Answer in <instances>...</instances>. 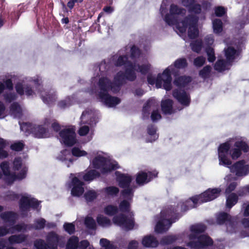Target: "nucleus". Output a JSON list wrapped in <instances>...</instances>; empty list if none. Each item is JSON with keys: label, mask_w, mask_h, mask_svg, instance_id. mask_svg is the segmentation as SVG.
Here are the masks:
<instances>
[{"label": "nucleus", "mask_w": 249, "mask_h": 249, "mask_svg": "<svg viewBox=\"0 0 249 249\" xmlns=\"http://www.w3.org/2000/svg\"><path fill=\"white\" fill-rule=\"evenodd\" d=\"M18 7H19V10L17 11H13L10 14H8V18L9 19H11L12 21H15L16 20H17L20 15V14L22 13L24 10L23 9L22 10V8L23 7V5L21 4H19L18 5Z\"/></svg>", "instance_id": "46"}, {"label": "nucleus", "mask_w": 249, "mask_h": 249, "mask_svg": "<svg viewBox=\"0 0 249 249\" xmlns=\"http://www.w3.org/2000/svg\"><path fill=\"white\" fill-rule=\"evenodd\" d=\"M245 164V161L242 160L236 162L233 165L227 166L230 168L231 173H235L238 177H241L246 176L249 173V166Z\"/></svg>", "instance_id": "12"}, {"label": "nucleus", "mask_w": 249, "mask_h": 249, "mask_svg": "<svg viewBox=\"0 0 249 249\" xmlns=\"http://www.w3.org/2000/svg\"><path fill=\"white\" fill-rule=\"evenodd\" d=\"M188 26H189V24L187 19L185 18L181 22H178L176 28L180 33H184L186 32Z\"/></svg>", "instance_id": "56"}, {"label": "nucleus", "mask_w": 249, "mask_h": 249, "mask_svg": "<svg viewBox=\"0 0 249 249\" xmlns=\"http://www.w3.org/2000/svg\"><path fill=\"white\" fill-rule=\"evenodd\" d=\"M216 222L217 225H222L231 222V215L224 212H219L216 214Z\"/></svg>", "instance_id": "25"}, {"label": "nucleus", "mask_w": 249, "mask_h": 249, "mask_svg": "<svg viewBox=\"0 0 249 249\" xmlns=\"http://www.w3.org/2000/svg\"><path fill=\"white\" fill-rule=\"evenodd\" d=\"M234 148L230 150V155L233 160L238 159L242 154V151L247 152L249 149V146L246 142L242 141H238L234 144Z\"/></svg>", "instance_id": "13"}, {"label": "nucleus", "mask_w": 249, "mask_h": 249, "mask_svg": "<svg viewBox=\"0 0 249 249\" xmlns=\"http://www.w3.org/2000/svg\"><path fill=\"white\" fill-rule=\"evenodd\" d=\"M28 229L31 230L29 225L26 224L24 223L16 224L10 228L11 231H16L18 232L25 231Z\"/></svg>", "instance_id": "53"}, {"label": "nucleus", "mask_w": 249, "mask_h": 249, "mask_svg": "<svg viewBox=\"0 0 249 249\" xmlns=\"http://www.w3.org/2000/svg\"><path fill=\"white\" fill-rule=\"evenodd\" d=\"M238 200V196L234 193L230 194L226 200V206L231 209L235 205Z\"/></svg>", "instance_id": "36"}, {"label": "nucleus", "mask_w": 249, "mask_h": 249, "mask_svg": "<svg viewBox=\"0 0 249 249\" xmlns=\"http://www.w3.org/2000/svg\"><path fill=\"white\" fill-rule=\"evenodd\" d=\"M5 89L9 90L13 89V84L11 79H6L3 83L0 81V94L3 92Z\"/></svg>", "instance_id": "42"}, {"label": "nucleus", "mask_w": 249, "mask_h": 249, "mask_svg": "<svg viewBox=\"0 0 249 249\" xmlns=\"http://www.w3.org/2000/svg\"><path fill=\"white\" fill-rule=\"evenodd\" d=\"M128 60L127 55H120L114 63V65L117 67H121L125 66Z\"/></svg>", "instance_id": "58"}, {"label": "nucleus", "mask_w": 249, "mask_h": 249, "mask_svg": "<svg viewBox=\"0 0 249 249\" xmlns=\"http://www.w3.org/2000/svg\"><path fill=\"white\" fill-rule=\"evenodd\" d=\"M124 76L126 80L133 82L137 78V75L135 71L132 69H125L124 72Z\"/></svg>", "instance_id": "49"}, {"label": "nucleus", "mask_w": 249, "mask_h": 249, "mask_svg": "<svg viewBox=\"0 0 249 249\" xmlns=\"http://www.w3.org/2000/svg\"><path fill=\"white\" fill-rule=\"evenodd\" d=\"M206 53L208 56V60L210 62H213L215 59L214 50L211 46H208L206 48Z\"/></svg>", "instance_id": "61"}, {"label": "nucleus", "mask_w": 249, "mask_h": 249, "mask_svg": "<svg viewBox=\"0 0 249 249\" xmlns=\"http://www.w3.org/2000/svg\"><path fill=\"white\" fill-rule=\"evenodd\" d=\"M142 244L146 248H156L159 243L157 238L153 235L149 234L144 236L142 240Z\"/></svg>", "instance_id": "21"}, {"label": "nucleus", "mask_w": 249, "mask_h": 249, "mask_svg": "<svg viewBox=\"0 0 249 249\" xmlns=\"http://www.w3.org/2000/svg\"><path fill=\"white\" fill-rule=\"evenodd\" d=\"M105 213L109 216H115L119 212L117 206L113 205H108L104 209Z\"/></svg>", "instance_id": "44"}, {"label": "nucleus", "mask_w": 249, "mask_h": 249, "mask_svg": "<svg viewBox=\"0 0 249 249\" xmlns=\"http://www.w3.org/2000/svg\"><path fill=\"white\" fill-rule=\"evenodd\" d=\"M190 201L179 202L176 206H169L161 211L163 216L169 217L168 219L163 218L157 223L155 230L157 233H161L168 230L173 223L176 222L182 216V213H184L193 208L189 206Z\"/></svg>", "instance_id": "1"}, {"label": "nucleus", "mask_w": 249, "mask_h": 249, "mask_svg": "<svg viewBox=\"0 0 249 249\" xmlns=\"http://www.w3.org/2000/svg\"><path fill=\"white\" fill-rule=\"evenodd\" d=\"M34 246L37 249H48L49 245L42 239L36 240L34 242Z\"/></svg>", "instance_id": "64"}, {"label": "nucleus", "mask_w": 249, "mask_h": 249, "mask_svg": "<svg viewBox=\"0 0 249 249\" xmlns=\"http://www.w3.org/2000/svg\"><path fill=\"white\" fill-rule=\"evenodd\" d=\"M15 88L17 93L20 96H22L25 93L27 96H30L35 93L33 87L29 84L23 85L22 83L18 82Z\"/></svg>", "instance_id": "18"}, {"label": "nucleus", "mask_w": 249, "mask_h": 249, "mask_svg": "<svg viewBox=\"0 0 249 249\" xmlns=\"http://www.w3.org/2000/svg\"><path fill=\"white\" fill-rule=\"evenodd\" d=\"M116 181L119 187L121 188H125L130 186L132 180V177L128 174L121 173L118 171L115 172Z\"/></svg>", "instance_id": "17"}, {"label": "nucleus", "mask_w": 249, "mask_h": 249, "mask_svg": "<svg viewBox=\"0 0 249 249\" xmlns=\"http://www.w3.org/2000/svg\"><path fill=\"white\" fill-rule=\"evenodd\" d=\"M188 11L190 13L199 15L202 11L201 5L196 1L188 9Z\"/></svg>", "instance_id": "59"}, {"label": "nucleus", "mask_w": 249, "mask_h": 249, "mask_svg": "<svg viewBox=\"0 0 249 249\" xmlns=\"http://www.w3.org/2000/svg\"><path fill=\"white\" fill-rule=\"evenodd\" d=\"M188 66V63L187 60L185 58H181L177 59L174 63V67L172 65L169 66V67H172L173 68H174L176 70V75L175 74H173L175 76H176L178 74V71L177 69H182L187 67Z\"/></svg>", "instance_id": "32"}, {"label": "nucleus", "mask_w": 249, "mask_h": 249, "mask_svg": "<svg viewBox=\"0 0 249 249\" xmlns=\"http://www.w3.org/2000/svg\"><path fill=\"white\" fill-rule=\"evenodd\" d=\"M192 81V78L189 76H178L175 78L173 83L179 88H184Z\"/></svg>", "instance_id": "26"}, {"label": "nucleus", "mask_w": 249, "mask_h": 249, "mask_svg": "<svg viewBox=\"0 0 249 249\" xmlns=\"http://www.w3.org/2000/svg\"><path fill=\"white\" fill-rule=\"evenodd\" d=\"M173 102L171 99H166L161 101V108L164 114H171L173 113Z\"/></svg>", "instance_id": "31"}, {"label": "nucleus", "mask_w": 249, "mask_h": 249, "mask_svg": "<svg viewBox=\"0 0 249 249\" xmlns=\"http://www.w3.org/2000/svg\"><path fill=\"white\" fill-rule=\"evenodd\" d=\"M221 191L220 188H209L200 194V197H203L204 202L210 201L217 198L219 196Z\"/></svg>", "instance_id": "19"}, {"label": "nucleus", "mask_w": 249, "mask_h": 249, "mask_svg": "<svg viewBox=\"0 0 249 249\" xmlns=\"http://www.w3.org/2000/svg\"><path fill=\"white\" fill-rule=\"evenodd\" d=\"M97 222L99 225L103 227L111 225L110 219L103 215H98L97 217Z\"/></svg>", "instance_id": "55"}, {"label": "nucleus", "mask_w": 249, "mask_h": 249, "mask_svg": "<svg viewBox=\"0 0 249 249\" xmlns=\"http://www.w3.org/2000/svg\"><path fill=\"white\" fill-rule=\"evenodd\" d=\"M46 225V220L43 218L36 219L33 225L29 224L30 229L36 230H41L44 228Z\"/></svg>", "instance_id": "39"}, {"label": "nucleus", "mask_w": 249, "mask_h": 249, "mask_svg": "<svg viewBox=\"0 0 249 249\" xmlns=\"http://www.w3.org/2000/svg\"><path fill=\"white\" fill-rule=\"evenodd\" d=\"M227 62L224 59H219L215 63L214 69L218 72H222L226 70Z\"/></svg>", "instance_id": "48"}, {"label": "nucleus", "mask_w": 249, "mask_h": 249, "mask_svg": "<svg viewBox=\"0 0 249 249\" xmlns=\"http://www.w3.org/2000/svg\"><path fill=\"white\" fill-rule=\"evenodd\" d=\"M84 183L81 181L77 177H73L71 181L72 188L71 194L73 196L79 197L83 195L84 192Z\"/></svg>", "instance_id": "16"}, {"label": "nucleus", "mask_w": 249, "mask_h": 249, "mask_svg": "<svg viewBox=\"0 0 249 249\" xmlns=\"http://www.w3.org/2000/svg\"><path fill=\"white\" fill-rule=\"evenodd\" d=\"M125 79L124 73L122 71L118 72L114 76L113 83L118 92L120 91L121 87L124 83Z\"/></svg>", "instance_id": "27"}, {"label": "nucleus", "mask_w": 249, "mask_h": 249, "mask_svg": "<svg viewBox=\"0 0 249 249\" xmlns=\"http://www.w3.org/2000/svg\"><path fill=\"white\" fill-rule=\"evenodd\" d=\"M41 98L43 102L48 105L53 104L57 98L55 92L52 90L41 93Z\"/></svg>", "instance_id": "24"}, {"label": "nucleus", "mask_w": 249, "mask_h": 249, "mask_svg": "<svg viewBox=\"0 0 249 249\" xmlns=\"http://www.w3.org/2000/svg\"><path fill=\"white\" fill-rule=\"evenodd\" d=\"M40 205V202L35 198L22 196L19 201V210L23 215L26 216L30 209L36 210Z\"/></svg>", "instance_id": "8"}, {"label": "nucleus", "mask_w": 249, "mask_h": 249, "mask_svg": "<svg viewBox=\"0 0 249 249\" xmlns=\"http://www.w3.org/2000/svg\"><path fill=\"white\" fill-rule=\"evenodd\" d=\"M176 71L172 67H168L163 71L162 73H159L156 79L151 74L147 76V80L149 84L153 85L155 84L157 88L159 89L163 87L166 91H170L172 89V78L171 74L176 75Z\"/></svg>", "instance_id": "5"}, {"label": "nucleus", "mask_w": 249, "mask_h": 249, "mask_svg": "<svg viewBox=\"0 0 249 249\" xmlns=\"http://www.w3.org/2000/svg\"><path fill=\"white\" fill-rule=\"evenodd\" d=\"M6 146V141L0 138V159L6 158L8 156V152L4 150Z\"/></svg>", "instance_id": "51"}, {"label": "nucleus", "mask_w": 249, "mask_h": 249, "mask_svg": "<svg viewBox=\"0 0 249 249\" xmlns=\"http://www.w3.org/2000/svg\"><path fill=\"white\" fill-rule=\"evenodd\" d=\"M190 46L193 51L199 53L202 47V42L201 40H196L191 42Z\"/></svg>", "instance_id": "57"}, {"label": "nucleus", "mask_w": 249, "mask_h": 249, "mask_svg": "<svg viewBox=\"0 0 249 249\" xmlns=\"http://www.w3.org/2000/svg\"><path fill=\"white\" fill-rule=\"evenodd\" d=\"M206 230V226L203 224H197L192 225L190 231L192 233L189 235V238L191 241L196 239L198 237L197 234L204 232Z\"/></svg>", "instance_id": "20"}, {"label": "nucleus", "mask_w": 249, "mask_h": 249, "mask_svg": "<svg viewBox=\"0 0 249 249\" xmlns=\"http://www.w3.org/2000/svg\"><path fill=\"white\" fill-rule=\"evenodd\" d=\"M100 177V173L95 169L88 171L83 176V179L85 181H91Z\"/></svg>", "instance_id": "33"}, {"label": "nucleus", "mask_w": 249, "mask_h": 249, "mask_svg": "<svg viewBox=\"0 0 249 249\" xmlns=\"http://www.w3.org/2000/svg\"><path fill=\"white\" fill-rule=\"evenodd\" d=\"M213 32L216 34L221 33L223 30V23L219 18H216L213 21Z\"/></svg>", "instance_id": "40"}, {"label": "nucleus", "mask_w": 249, "mask_h": 249, "mask_svg": "<svg viewBox=\"0 0 249 249\" xmlns=\"http://www.w3.org/2000/svg\"><path fill=\"white\" fill-rule=\"evenodd\" d=\"M124 189V190L121 191L122 196L125 198L124 199L132 201L134 196V191L132 188L129 186Z\"/></svg>", "instance_id": "37"}, {"label": "nucleus", "mask_w": 249, "mask_h": 249, "mask_svg": "<svg viewBox=\"0 0 249 249\" xmlns=\"http://www.w3.org/2000/svg\"><path fill=\"white\" fill-rule=\"evenodd\" d=\"M152 104V102L150 100L147 101V102L144 104L142 109V118L143 119L149 118Z\"/></svg>", "instance_id": "41"}, {"label": "nucleus", "mask_w": 249, "mask_h": 249, "mask_svg": "<svg viewBox=\"0 0 249 249\" xmlns=\"http://www.w3.org/2000/svg\"><path fill=\"white\" fill-rule=\"evenodd\" d=\"M158 173L154 171H149L147 173L144 171L139 172L136 175V182L139 185H143L157 177Z\"/></svg>", "instance_id": "14"}, {"label": "nucleus", "mask_w": 249, "mask_h": 249, "mask_svg": "<svg viewBox=\"0 0 249 249\" xmlns=\"http://www.w3.org/2000/svg\"><path fill=\"white\" fill-rule=\"evenodd\" d=\"M10 114L14 118L20 119L22 116V109L18 102H14L10 107Z\"/></svg>", "instance_id": "28"}, {"label": "nucleus", "mask_w": 249, "mask_h": 249, "mask_svg": "<svg viewBox=\"0 0 249 249\" xmlns=\"http://www.w3.org/2000/svg\"><path fill=\"white\" fill-rule=\"evenodd\" d=\"M142 52L141 50L136 46L133 45L130 49V57L131 59H134L139 58Z\"/></svg>", "instance_id": "62"}, {"label": "nucleus", "mask_w": 249, "mask_h": 249, "mask_svg": "<svg viewBox=\"0 0 249 249\" xmlns=\"http://www.w3.org/2000/svg\"><path fill=\"white\" fill-rule=\"evenodd\" d=\"M59 241V236L54 232L52 231L48 233L47 241L50 249H57Z\"/></svg>", "instance_id": "22"}, {"label": "nucleus", "mask_w": 249, "mask_h": 249, "mask_svg": "<svg viewBox=\"0 0 249 249\" xmlns=\"http://www.w3.org/2000/svg\"><path fill=\"white\" fill-rule=\"evenodd\" d=\"M21 130L27 134H32L36 138H46L48 136V130L43 125H33L30 123L20 124Z\"/></svg>", "instance_id": "6"}, {"label": "nucleus", "mask_w": 249, "mask_h": 249, "mask_svg": "<svg viewBox=\"0 0 249 249\" xmlns=\"http://www.w3.org/2000/svg\"><path fill=\"white\" fill-rule=\"evenodd\" d=\"M105 193L108 196H116L119 193V189L113 186H108L104 189Z\"/></svg>", "instance_id": "47"}, {"label": "nucleus", "mask_w": 249, "mask_h": 249, "mask_svg": "<svg viewBox=\"0 0 249 249\" xmlns=\"http://www.w3.org/2000/svg\"><path fill=\"white\" fill-rule=\"evenodd\" d=\"M19 197L20 195L13 191H9L6 193L4 196V199L8 201H16L19 198Z\"/></svg>", "instance_id": "52"}, {"label": "nucleus", "mask_w": 249, "mask_h": 249, "mask_svg": "<svg viewBox=\"0 0 249 249\" xmlns=\"http://www.w3.org/2000/svg\"><path fill=\"white\" fill-rule=\"evenodd\" d=\"M59 135L61 139V142L67 146H72L77 142L76 133L73 128L63 129L59 132Z\"/></svg>", "instance_id": "10"}, {"label": "nucleus", "mask_w": 249, "mask_h": 249, "mask_svg": "<svg viewBox=\"0 0 249 249\" xmlns=\"http://www.w3.org/2000/svg\"><path fill=\"white\" fill-rule=\"evenodd\" d=\"M78 243V238L77 236H72L68 240L66 249H77Z\"/></svg>", "instance_id": "38"}, {"label": "nucleus", "mask_w": 249, "mask_h": 249, "mask_svg": "<svg viewBox=\"0 0 249 249\" xmlns=\"http://www.w3.org/2000/svg\"><path fill=\"white\" fill-rule=\"evenodd\" d=\"M28 235L24 234H19L12 235L9 237V242L13 245L15 244H20L27 241Z\"/></svg>", "instance_id": "29"}, {"label": "nucleus", "mask_w": 249, "mask_h": 249, "mask_svg": "<svg viewBox=\"0 0 249 249\" xmlns=\"http://www.w3.org/2000/svg\"><path fill=\"white\" fill-rule=\"evenodd\" d=\"M84 224L86 227L89 229L95 230L96 229V222L91 217H86L85 219Z\"/></svg>", "instance_id": "54"}, {"label": "nucleus", "mask_w": 249, "mask_h": 249, "mask_svg": "<svg viewBox=\"0 0 249 249\" xmlns=\"http://www.w3.org/2000/svg\"><path fill=\"white\" fill-rule=\"evenodd\" d=\"M212 71V67L210 65H206L199 71V76L204 79L209 78Z\"/></svg>", "instance_id": "43"}, {"label": "nucleus", "mask_w": 249, "mask_h": 249, "mask_svg": "<svg viewBox=\"0 0 249 249\" xmlns=\"http://www.w3.org/2000/svg\"><path fill=\"white\" fill-rule=\"evenodd\" d=\"M196 241H190L187 246L193 249H204L212 246L213 241L212 238L206 234H201L198 236Z\"/></svg>", "instance_id": "9"}, {"label": "nucleus", "mask_w": 249, "mask_h": 249, "mask_svg": "<svg viewBox=\"0 0 249 249\" xmlns=\"http://www.w3.org/2000/svg\"><path fill=\"white\" fill-rule=\"evenodd\" d=\"M173 96L182 106L188 107L191 103V97L184 90L175 89L173 90Z\"/></svg>", "instance_id": "15"}, {"label": "nucleus", "mask_w": 249, "mask_h": 249, "mask_svg": "<svg viewBox=\"0 0 249 249\" xmlns=\"http://www.w3.org/2000/svg\"><path fill=\"white\" fill-rule=\"evenodd\" d=\"M0 168L5 177V182L8 185H12L17 180L21 181L25 178L28 171V168L23 164L22 160L20 157L15 158L12 162V170L13 172L10 171L8 161L1 162Z\"/></svg>", "instance_id": "2"}, {"label": "nucleus", "mask_w": 249, "mask_h": 249, "mask_svg": "<svg viewBox=\"0 0 249 249\" xmlns=\"http://www.w3.org/2000/svg\"><path fill=\"white\" fill-rule=\"evenodd\" d=\"M179 237L178 234L166 235L161 239L160 244L162 245H171L178 240Z\"/></svg>", "instance_id": "35"}, {"label": "nucleus", "mask_w": 249, "mask_h": 249, "mask_svg": "<svg viewBox=\"0 0 249 249\" xmlns=\"http://www.w3.org/2000/svg\"><path fill=\"white\" fill-rule=\"evenodd\" d=\"M199 31L197 26L189 27L188 35L190 39L196 38L198 36Z\"/></svg>", "instance_id": "60"}, {"label": "nucleus", "mask_w": 249, "mask_h": 249, "mask_svg": "<svg viewBox=\"0 0 249 249\" xmlns=\"http://www.w3.org/2000/svg\"><path fill=\"white\" fill-rule=\"evenodd\" d=\"M185 9L179 7L177 5L171 4L170 8V13L171 15L184 14Z\"/></svg>", "instance_id": "45"}, {"label": "nucleus", "mask_w": 249, "mask_h": 249, "mask_svg": "<svg viewBox=\"0 0 249 249\" xmlns=\"http://www.w3.org/2000/svg\"><path fill=\"white\" fill-rule=\"evenodd\" d=\"M240 53L239 50H235L233 47H228L225 49V55L226 59L230 62H232L235 58V55H239Z\"/></svg>", "instance_id": "30"}, {"label": "nucleus", "mask_w": 249, "mask_h": 249, "mask_svg": "<svg viewBox=\"0 0 249 249\" xmlns=\"http://www.w3.org/2000/svg\"><path fill=\"white\" fill-rule=\"evenodd\" d=\"M131 202L126 199L121 201L118 208L121 213L114 216L112 219L114 224L122 227L127 231L132 230L134 227V219L128 217L124 213L130 212Z\"/></svg>", "instance_id": "4"}, {"label": "nucleus", "mask_w": 249, "mask_h": 249, "mask_svg": "<svg viewBox=\"0 0 249 249\" xmlns=\"http://www.w3.org/2000/svg\"><path fill=\"white\" fill-rule=\"evenodd\" d=\"M0 217L4 222L9 223L10 225H14L17 219V214L13 211H7L1 213Z\"/></svg>", "instance_id": "23"}, {"label": "nucleus", "mask_w": 249, "mask_h": 249, "mask_svg": "<svg viewBox=\"0 0 249 249\" xmlns=\"http://www.w3.org/2000/svg\"><path fill=\"white\" fill-rule=\"evenodd\" d=\"M98 86L99 91L97 94L98 98L105 105L109 107H115L121 103V99L115 96H112L109 94L111 90L113 93H116L117 91L111 81L106 77L99 78Z\"/></svg>", "instance_id": "3"}, {"label": "nucleus", "mask_w": 249, "mask_h": 249, "mask_svg": "<svg viewBox=\"0 0 249 249\" xmlns=\"http://www.w3.org/2000/svg\"><path fill=\"white\" fill-rule=\"evenodd\" d=\"M84 197L87 201L91 202L96 198L97 194L94 191L89 190L84 194Z\"/></svg>", "instance_id": "63"}, {"label": "nucleus", "mask_w": 249, "mask_h": 249, "mask_svg": "<svg viewBox=\"0 0 249 249\" xmlns=\"http://www.w3.org/2000/svg\"><path fill=\"white\" fill-rule=\"evenodd\" d=\"M147 132L151 136V139H146V142H152L158 138L159 136L156 135L157 128L154 124H150L147 126Z\"/></svg>", "instance_id": "34"}, {"label": "nucleus", "mask_w": 249, "mask_h": 249, "mask_svg": "<svg viewBox=\"0 0 249 249\" xmlns=\"http://www.w3.org/2000/svg\"><path fill=\"white\" fill-rule=\"evenodd\" d=\"M72 101L70 97L65 98L64 100L59 101L57 103L58 107L61 109H65L72 105Z\"/></svg>", "instance_id": "50"}, {"label": "nucleus", "mask_w": 249, "mask_h": 249, "mask_svg": "<svg viewBox=\"0 0 249 249\" xmlns=\"http://www.w3.org/2000/svg\"><path fill=\"white\" fill-rule=\"evenodd\" d=\"M92 164L94 168L101 169V172L103 174H107L119 168L118 163H110L107 165V159L101 156L95 157L92 160Z\"/></svg>", "instance_id": "7"}, {"label": "nucleus", "mask_w": 249, "mask_h": 249, "mask_svg": "<svg viewBox=\"0 0 249 249\" xmlns=\"http://www.w3.org/2000/svg\"><path fill=\"white\" fill-rule=\"evenodd\" d=\"M231 144L229 142H226L219 145L218 148L219 164L228 166L231 164V161L228 158L230 154Z\"/></svg>", "instance_id": "11"}]
</instances>
